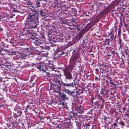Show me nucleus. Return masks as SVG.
<instances>
[{"label": "nucleus", "instance_id": "nucleus-1", "mask_svg": "<svg viewBox=\"0 0 129 129\" xmlns=\"http://www.w3.org/2000/svg\"><path fill=\"white\" fill-rule=\"evenodd\" d=\"M7 45L5 44L4 42H2L1 44V67L2 70L6 68H9V63L7 61V59H5V55L7 53V50L6 49Z\"/></svg>", "mask_w": 129, "mask_h": 129}, {"label": "nucleus", "instance_id": "nucleus-2", "mask_svg": "<svg viewBox=\"0 0 129 129\" xmlns=\"http://www.w3.org/2000/svg\"><path fill=\"white\" fill-rule=\"evenodd\" d=\"M7 0H1V21H4L6 20V18L5 17L8 18H13L12 14H7L6 11L5 10V7L6 6V1Z\"/></svg>", "mask_w": 129, "mask_h": 129}, {"label": "nucleus", "instance_id": "nucleus-3", "mask_svg": "<svg viewBox=\"0 0 129 129\" xmlns=\"http://www.w3.org/2000/svg\"><path fill=\"white\" fill-rule=\"evenodd\" d=\"M38 16L39 14L38 13L28 15L27 20L28 24L30 27L35 28L37 27L39 23Z\"/></svg>", "mask_w": 129, "mask_h": 129}, {"label": "nucleus", "instance_id": "nucleus-4", "mask_svg": "<svg viewBox=\"0 0 129 129\" xmlns=\"http://www.w3.org/2000/svg\"><path fill=\"white\" fill-rule=\"evenodd\" d=\"M27 66L33 68V69H35L36 70L37 69L40 71H42L45 72L47 75H49V73L46 71H47V65L44 62L36 63H28L27 64Z\"/></svg>", "mask_w": 129, "mask_h": 129}, {"label": "nucleus", "instance_id": "nucleus-5", "mask_svg": "<svg viewBox=\"0 0 129 129\" xmlns=\"http://www.w3.org/2000/svg\"><path fill=\"white\" fill-rule=\"evenodd\" d=\"M76 84L75 83V81L74 82H73L70 81L66 80L65 82H61V85L64 87V91L70 96H71V91L68 89L71 87L74 88L75 86H76Z\"/></svg>", "mask_w": 129, "mask_h": 129}, {"label": "nucleus", "instance_id": "nucleus-6", "mask_svg": "<svg viewBox=\"0 0 129 129\" xmlns=\"http://www.w3.org/2000/svg\"><path fill=\"white\" fill-rule=\"evenodd\" d=\"M22 114V112L21 109L16 111H15L13 112V116L15 119V122H12V124L13 125H12V126L15 127L18 125V124L19 123L20 121V117L21 116Z\"/></svg>", "mask_w": 129, "mask_h": 129}, {"label": "nucleus", "instance_id": "nucleus-7", "mask_svg": "<svg viewBox=\"0 0 129 129\" xmlns=\"http://www.w3.org/2000/svg\"><path fill=\"white\" fill-rule=\"evenodd\" d=\"M68 13H66L64 12H61V13H59V16L60 18V20L61 23L63 24L70 25L69 23H70V18L67 19H65L64 18H66L69 17Z\"/></svg>", "mask_w": 129, "mask_h": 129}, {"label": "nucleus", "instance_id": "nucleus-8", "mask_svg": "<svg viewBox=\"0 0 129 129\" xmlns=\"http://www.w3.org/2000/svg\"><path fill=\"white\" fill-rule=\"evenodd\" d=\"M115 33L113 32H111L109 34V36H108V38L106 39L105 40L103 41V42L105 45H108L109 44L110 42H112V41L115 39Z\"/></svg>", "mask_w": 129, "mask_h": 129}, {"label": "nucleus", "instance_id": "nucleus-9", "mask_svg": "<svg viewBox=\"0 0 129 129\" xmlns=\"http://www.w3.org/2000/svg\"><path fill=\"white\" fill-rule=\"evenodd\" d=\"M1 67V82H2V81L3 82H4L8 80L7 74L6 71L7 68H5L4 70L3 68L4 69L2 70V67Z\"/></svg>", "mask_w": 129, "mask_h": 129}, {"label": "nucleus", "instance_id": "nucleus-10", "mask_svg": "<svg viewBox=\"0 0 129 129\" xmlns=\"http://www.w3.org/2000/svg\"><path fill=\"white\" fill-rule=\"evenodd\" d=\"M105 12L106 13H108V12H110V14L113 17H115L118 16L119 17L120 13L117 12L115 10H112L110 8V7L107 8L105 10Z\"/></svg>", "mask_w": 129, "mask_h": 129}, {"label": "nucleus", "instance_id": "nucleus-11", "mask_svg": "<svg viewBox=\"0 0 129 129\" xmlns=\"http://www.w3.org/2000/svg\"><path fill=\"white\" fill-rule=\"evenodd\" d=\"M51 86V87L53 89L55 92H58L60 91V88L61 86L60 83H52Z\"/></svg>", "mask_w": 129, "mask_h": 129}, {"label": "nucleus", "instance_id": "nucleus-12", "mask_svg": "<svg viewBox=\"0 0 129 129\" xmlns=\"http://www.w3.org/2000/svg\"><path fill=\"white\" fill-rule=\"evenodd\" d=\"M64 75L66 79L69 80H68V81H71L70 80L72 79L73 77L72 74L70 72L68 71H65L64 73Z\"/></svg>", "mask_w": 129, "mask_h": 129}, {"label": "nucleus", "instance_id": "nucleus-13", "mask_svg": "<svg viewBox=\"0 0 129 129\" xmlns=\"http://www.w3.org/2000/svg\"><path fill=\"white\" fill-rule=\"evenodd\" d=\"M48 66H47V71H50L56 70V69L54 66L52 62H49Z\"/></svg>", "mask_w": 129, "mask_h": 129}, {"label": "nucleus", "instance_id": "nucleus-14", "mask_svg": "<svg viewBox=\"0 0 129 129\" xmlns=\"http://www.w3.org/2000/svg\"><path fill=\"white\" fill-rule=\"evenodd\" d=\"M78 55L77 54H75L72 57L70 60V63L75 64L77 59L78 58Z\"/></svg>", "mask_w": 129, "mask_h": 129}, {"label": "nucleus", "instance_id": "nucleus-15", "mask_svg": "<svg viewBox=\"0 0 129 129\" xmlns=\"http://www.w3.org/2000/svg\"><path fill=\"white\" fill-rule=\"evenodd\" d=\"M4 98H1V108H4L6 109L8 108L7 105L5 103L6 101L4 99Z\"/></svg>", "mask_w": 129, "mask_h": 129}, {"label": "nucleus", "instance_id": "nucleus-16", "mask_svg": "<svg viewBox=\"0 0 129 129\" xmlns=\"http://www.w3.org/2000/svg\"><path fill=\"white\" fill-rule=\"evenodd\" d=\"M94 25V24L92 21L88 23L86 26L85 29L86 31L90 30L91 27Z\"/></svg>", "mask_w": 129, "mask_h": 129}, {"label": "nucleus", "instance_id": "nucleus-17", "mask_svg": "<svg viewBox=\"0 0 129 129\" xmlns=\"http://www.w3.org/2000/svg\"><path fill=\"white\" fill-rule=\"evenodd\" d=\"M59 92V95L60 97L59 98H60V99H61V100L64 101L66 99H68V98H67V96L65 94Z\"/></svg>", "mask_w": 129, "mask_h": 129}, {"label": "nucleus", "instance_id": "nucleus-18", "mask_svg": "<svg viewBox=\"0 0 129 129\" xmlns=\"http://www.w3.org/2000/svg\"><path fill=\"white\" fill-rule=\"evenodd\" d=\"M51 81L54 82L52 83L56 84L60 83L58 78H57V77H55L54 76L52 78Z\"/></svg>", "mask_w": 129, "mask_h": 129}, {"label": "nucleus", "instance_id": "nucleus-19", "mask_svg": "<svg viewBox=\"0 0 129 129\" xmlns=\"http://www.w3.org/2000/svg\"><path fill=\"white\" fill-rule=\"evenodd\" d=\"M85 33V32L84 30H82L77 35V38L78 40H80L81 38H82L83 36Z\"/></svg>", "mask_w": 129, "mask_h": 129}, {"label": "nucleus", "instance_id": "nucleus-20", "mask_svg": "<svg viewBox=\"0 0 129 129\" xmlns=\"http://www.w3.org/2000/svg\"><path fill=\"white\" fill-rule=\"evenodd\" d=\"M17 8V6L15 4H13L11 5L10 7V8L12 11L14 12H16Z\"/></svg>", "mask_w": 129, "mask_h": 129}, {"label": "nucleus", "instance_id": "nucleus-21", "mask_svg": "<svg viewBox=\"0 0 129 129\" xmlns=\"http://www.w3.org/2000/svg\"><path fill=\"white\" fill-rule=\"evenodd\" d=\"M90 13H87L86 12V14H85L84 15L86 16H88V18H87V19H84V21L85 22H86V23L87 22V21H91V18L90 17Z\"/></svg>", "mask_w": 129, "mask_h": 129}, {"label": "nucleus", "instance_id": "nucleus-22", "mask_svg": "<svg viewBox=\"0 0 129 129\" xmlns=\"http://www.w3.org/2000/svg\"><path fill=\"white\" fill-rule=\"evenodd\" d=\"M111 78V77H110L108 78L109 79V80L110 81V84H111L110 86L111 87V88L114 89L116 88V85L113 82L111 81V80L110 79Z\"/></svg>", "mask_w": 129, "mask_h": 129}, {"label": "nucleus", "instance_id": "nucleus-23", "mask_svg": "<svg viewBox=\"0 0 129 129\" xmlns=\"http://www.w3.org/2000/svg\"><path fill=\"white\" fill-rule=\"evenodd\" d=\"M70 23L72 22V24L74 26H76L77 24V22H76V19H72L70 18Z\"/></svg>", "mask_w": 129, "mask_h": 129}, {"label": "nucleus", "instance_id": "nucleus-24", "mask_svg": "<svg viewBox=\"0 0 129 129\" xmlns=\"http://www.w3.org/2000/svg\"><path fill=\"white\" fill-rule=\"evenodd\" d=\"M40 3H42L41 0H38L36 2V8L39 7L41 6Z\"/></svg>", "mask_w": 129, "mask_h": 129}, {"label": "nucleus", "instance_id": "nucleus-25", "mask_svg": "<svg viewBox=\"0 0 129 129\" xmlns=\"http://www.w3.org/2000/svg\"><path fill=\"white\" fill-rule=\"evenodd\" d=\"M39 15H40L41 16H45V13L44 12L43 10H41L39 11V14L38 13Z\"/></svg>", "mask_w": 129, "mask_h": 129}, {"label": "nucleus", "instance_id": "nucleus-26", "mask_svg": "<svg viewBox=\"0 0 129 129\" xmlns=\"http://www.w3.org/2000/svg\"><path fill=\"white\" fill-rule=\"evenodd\" d=\"M118 11L121 10V11L122 13H124L126 11V9L125 8H123L121 7L118 8Z\"/></svg>", "mask_w": 129, "mask_h": 129}, {"label": "nucleus", "instance_id": "nucleus-27", "mask_svg": "<svg viewBox=\"0 0 129 129\" xmlns=\"http://www.w3.org/2000/svg\"><path fill=\"white\" fill-rule=\"evenodd\" d=\"M10 42L12 43H13V44L14 45H17L18 41L14 39H13V40H12Z\"/></svg>", "mask_w": 129, "mask_h": 129}, {"label": "nucleus", "instance_id": "nucleus-28", "mask_svg": "<svg viewBox=\"0 0 129 129\" xmlns=\"http://www.w3.org/2000/svg\"><path fill=\"white\" fill-rule=\"evenodd\" d=\"M70 65L69 67V68L71 70H73L75 64L71 63H70Z\"/></svg>", "mask_w": 129, "mask_h": 129}, {"label": "nucleus", "instance_id": "nucleus-29", "mask_svg": "<svg viewBox=\"0 0 129 129\" xmlns=\"http://www.w3.org/2000/svg\"><path fill=\"white\" fill-rule=\"evenodd\" d=\"M71 114L73 115H71V117H73L75 118H76L77 117L78 115L77 113H74V112H71Z\"/></svg>", "mask_w": 129, "mask_h": 129}, {"label": "nucleus", "instance_id": "nucleus-30", "mask_svg": "<svg viewBox=\"0 0 129 129\" xmlns=\"http://www.w3.org/2000/svg\"><path fill=\"white\" fill-rule=\"evenodd\" d=\"M98 16H96V18L92 21L94 25L97 23L99 20V18L98 17Z\"/></svg>", "mask_w": 129, "mask_h": 129}, {"label": "nucleus", "instance_id": "nucleus-31", "mask_svg": "<svg viewBox=\"0 0 129 129\" xmlns=\"http://www.w3.org/2000/svg\"><path fill=\"white\" fill-rule=\"evenodd\" d=\"M124 52L126 55H129V50L127 48V47L126 49H124Z\"/></svg>", "mask_w": 129, "mask_h": 129}, {"label": "nucleus", "instance_id": "nucleus-32", "mask_svg": "<svg viewBox=\"0 0 129 129\" xmlns=\"http://www.w3.org/2000/svg\"><path fill=\"white\" fill-rule=\"evenodd\" d=\"M59 102L58 103V105H63L64 102V101H63V100H61L60 99V98H59Z\"/></svg>", "mask_w": 129, "mask_h": 129}, {"label": "nucleus", "instance_id": "nucleus-33", "mask_svg": "<svg viewBox=\"0 0 129 129\" xmlns=\"http://www.w3.org/2000/svg\"><path fill=\"white\" fill-rule=\"evenodd\" d=\"M39 38H45L44 34L42 32H41L39 35Z\"/></svg>", "mask_w": 129, "mask_h": 129}, {"label": "nucleus", "instance_id": "nucleus-34", "mask_svg": "<svg viewBox=\"0 0 129 129\" xmlns=\"http://www.w3.org/2000/svg\"><path fill=\"white\" fill-rule=\"evenodd\" d=\"M75 90H73L72 91H71V96H72L73 98H74L75 96V95L74 94V93H75Z\"/></svg>", "mask_w": 129, "mask_h": 129}, {"label": "nucleus", "instance_id": "nucleus-35", "mask_svg": "<svg viewBox=\"0 0 129 129\" xmlns=\"http://www.w3.org/2000/svg\"><path fill=\"white\" fill-rule=\"evenodd\" d=\"M28 11H29V14H33V15L34 14V13H35V12L34 11V10L33 9H31V8H29V9Z\"/></svg>", "mask_w": 129, "mask_h": 129}, {"label": "nucleus", "instance_id": "nucleus-36", "mask_svg": "<svg viewBox=\"0 0 129 129\" xmlns=\"http://www.w3.org/2000/svg\"><path fill=\"white\" fill-rule=\"evenodd\" d=\"M74 76L75 78L73 80L74 82H74V81L75 82V80H76L77 79V76L78 75V74L77 73H76L74 74Z\"/></svg>", "mask_w": 129, "mask_h": 129}, {"label": "nucleus", "instance_id": "nucleus-37", "mask_svg": "<svg viewBox=\"0 0 129 129\" xmlns=\"http://www.w3.org/2000/svg\"><path fill=\"white\" fill-rule=\"evenodd\" d=\"M31 39H33V40L34 41H35V42H36V44L38 43L39 42V39H38L36 38L35 37H32L31 38Z\"/></svg>", "mask_w": 129, "mask_h": 129}, {"label": "nucleus", "instance_id": "nucleus-38", "mask_svg": "<svg viewBox=\"0 0 129 129\" xmlns=\"http://www.w3.org/2000/svg\"><path fill=\"white\" fill-rule=\"evenodd\" d=\"M16 10V12H18L19 13H21V11H22V10H21V9H20V7L19 6V7H17Z\"/></svg>", "mask_w": 129, "mask_h": 129}, {"label": "nucleus", "instance_id": "nucleus-39", "mask_svg": "<svg viewBox=\"0 0 129 129\" xmlns=\"http://www.w3.org/2000/svg\"><path fill=\"white\" fill-rule=\"evenodd\" d=\"M20 107L17 105L14 108V111H16L18 110H19V109H20Z\"/></svg>", "mask_w": 129, "mask_h": 129}, {"label": "nucleus", "instance_id": "nucleus-40", "mask_svg": "<svg viewBox=\"0 0 129 129\" xmlns=\"http://www.w3.org/2000/svg\"><path fill=\"white\" fill-rule=\"evenodd\" d=\"M39 117L40 118V121L42 122H43L44 121L43 119H44L45 117L44 116H43L42 115H39Z\"/></svg>", "mask_w": 129, "mask_h": 129}, {"label": "nucleus", "instance_id": "nucleus-41", "mask_svg": "<svg viewBox=\"0 0 129 129\" xmlns=\"http://www.w3.org/2000/svg\"><path fill=\"white\" fill-rule=\"evenodd\" d=\"M125 27L126 28V30L129 32V23H127V24H125Z\"/></svg>", "mask_w": 129, "mask_h": 129}, {"label": "nucleus", "instance_id": "nucleus-42", "mask_svg": "<svg viewBox=\"0 0 129 129\" xmlns=\"http://www.w3.org/2000/svg\"><path fill=\"white\" fill-rule=\"evenodd\" d=\"M76 26H77V31L78 32L81 29V26L80 25L77 24Z\"/></svg>", "mask_w": 129, "mask_h": 129}, {"label": "nucleus", "instance_id": "nucleus-43", "mask_svg": "<svg viewBox=\"0 0 129 129\" xmlns=\"http://www.w3.org/2000/svg\"><path fill=\"white\" fill-rule=\"evenodd\" d=\"M118 43L120 45V47H121V45L123 44L122 40L120 38L119 39V40L118 41Z\"/></svg>", "mask_w": 129, "mask_h": 129}, {"label": "nucleus", "instance_id": "nucleus-44", "mask_svg": "<svg viewBox=\"0 0 129 129\" xmlns=\"http://www.w3.org/2000/svg\"><path fill=\"white\" fill-rule=\"evenodd\" d=\"M91 9H90V11L92 12H95V10L94 9L95 6L94 5H92L91 6Z\"/></svg>", "mask_w": 129, "mask_h": 129}, {"label": "nucleus", "instance_id": "nucleus-45", "mask_svg": "<svg viewBox=\"0 0 129 129\" xmlns=\"http://www.w3.org/2000/svg\"><path fill=\"white\" fill-rule=\"evenodd\" d=\"M120 108H119L117 109V110H118L119 112L120 113H120H122V112L123 111V109L121 107H120Z\"/></svg>", "mask_w": 129, "mask_h": 129}, {"label": "nucleus", "instance_id": "nucleus-46", "mask_svg": "<svg viewBox=\"0 0 129 129\" xmlns=\"http://www.w3.org/2000/svg\"><path fill=\"white\" fill-rule=\"evenodd\" d=\"M95 80L96 81L98 80L99 81H100V78L99 75H98L97 76H96L95 77Z\"/></svg>", "mask_w": 129, "mask_h": 129}, {"label": "nucleus", "instance_id": "nucleus-47", "mask_svg": "<svg viewBox=\"0 0 129 129\" xmlns=\"http://www.w3.org/2000/svg\"><path fill=\"white\" fill-rule=\"evenodd\" d=\"M96 96L98 98L100 99H102V96H101L98 93H96Z\"/></svg>", "mask_w": 129, "mask_h": 129}, {"label": "nucleus", "instance_id": "nucleus-48", "mask_svg": "<svg viewBox=\"0 0 129 129\" xmlns=\"http://www.w3.org/2000/svg\"><path fill=\"white\" fill-rule=\"evenodd\" d=\"M18 51H13L11 52V53L14 55H16V54L18 53Z\"/></svg>", "mask_w": 129, "mask_h": 129}, {"label": "nucleus", "instance_id": "nucleus-49", "mask_svg": "<svg viewBox=\"0 0 129 129\" xmlns=\"http://www.w3.org/2000/svg\"><path fill=\"white\" fill-rule=\"evenodd\" d=\"M12 123H11L12 124V125H10L9 126V127H7V128H8L9 129H12V128H13V127H15H15L14 126H12V125H13V124H12Z\"/></svg>", "mask_w": 129, "mask_h": 129}, {"label": "nucleus", "instance_id": "nucleus-50", "mask_svg": "<svg viewBox=\"0 0 129 129\" xmlns=\"http://www.w3.org/2000/svg\"><path fill=\"white\" fill-rule=\"evenodd\" d=\"M64 54V53L63 52H61V53H57V55L59 57L60 56H61L62 55V54Z\"/></svg>", "mask_w": 129, "mask_h": 129}, {"label": "nucleus", "instance_id": "nucleus-51", "mask_svg": "<svg viewBox=\"0 0 129 129\" xmlns=\"http://www.w3.org/2000/svg\"><path fill=\"white\" fill-rule=\"evenodd\" d=\"M117 3L120 6H122L123 4V2L122 1V2H121L118 1H117Z\"/></svg>", "mask_w": 129, "mask_h": 129}, {"label": "nucleus", "instance_id": "nucleus-52", "mask_svg": "<svg viewBox=\"0 0 129 129\" xmlns=\"http://www.w3.org/2000/svg\"><path fill=\"white\" fill-rule=\"evenodd\" d=\"M125 125L127 127H129V121H128L125 122Z\"/></svg>", "mask_w": 129, "mask_h": 129}, {"label": "nucleus", "instance_id": "nucleus-53", "mask_svg": "<svg viewBox=\"0 0 129 129\" xmlns=\"http://www.w3.org/2000/svg\"><path fill=\"white\" fill-rule=\"evenodd\" d=\"M12 82V83H13L14 84H15L17 82V81L16 79H13Z\"/></svg>", "mask_w": 129, "mask_h": 129}, {"label": "nucleus", "instance_id": "nucleus-54", "mask_svg": "<svg viewBox=\"0 0 129 129\" xmlns=\"http://www.w3.org/2000/svg\"><path fill=\"white\" fill-rule=\"evenodd\" d=\"M7 36L6 35V36H5L4 37H3L2 39L3 40H4L5 41H6L8 40L7 37Z\"/></svg>", "mask_w": 129, "mask_h": 129}, {"label": "nucleus", "instance_id": "nucleus-55", "mask_svg": "<svg viewBox=\"0 0 129 129\" xmlns=\"http://www.w3.org/2000/svg\"><path fill=\"white\" fill-rule=\"evenodd\" d=\"M105 90L103 88H102V90L101 91V93L102 94H104V93L105 94H106V92H105Z\"/></svg>", "mask_w": 129, "mask_h": 129}, {"label": "nucleus", "instance_id": "nucleus-56", "mask_svg": "<svg viewBox=\"0 0 129 129\" xmlns=\"http://www.w3.org/2000/svg\"><path fill=\"white\" fill-rule=\"evenodd\" d=\"M110 53L112 55H115V52L114 51L111 50L110 51Z\"/></svg>", "mask_w": 129, "mask_h": 129}, {"label": "nucleus", "instance_id": "nucleus-57", "mask_svg": "<svg viewBox=\"0 0 129 129\" xmlns=\"http://www.w3.org/2000/svg\"><path fill=\"white\" fill-rule=\"evenodd\" d=\"M43 23L44 24L47 25L48 24V22L47 21H44L43 22Z\"/></svg>", "mask_w": 129, "mask_h": 129}, {"label": "nucleus", "instance_id": "nucleus-58", "mask_svg": "<svg viewBox=\"0 0 129 129\" xmlns=\"http://www.w3.org/2000/svg\"><path fill=\"white\" fill-rule=\"evenodd\" d=\"M66 9V7H61V9L62 10H63V12H65L66 11H64V10H65ZM60 13H61V12H60Z\"/></svg>", "mask_w": 129, "mask_h": 129}, {"label": "nucleus", "instance_id": "nucleus-59", "mask_svg": "<svg viewBox=\"0 0 129 129\" xmlns=\"http://www.w3.org/2000/svg\"><path fill=\"white\" fill-rule=\"evenodd\" d=\"M93 110L92 109H90L89 110L88 112V113L90 114H92V111Z\"/></svg>", "mask_w": 129, "mask_h": 129}, {"label": "nucleus", "instance_id": "nucleus-60", "mask_svg": "<svg viewBox=\"0 0 129 129\" xmlns=\"http://www.w3.org/2000/svg\"><path fill=\"white\" fill-rule=\"evenodd\" d=\"M115 113V115L116 116L115 117L116 118L117 116H118V115L120 114L118 112H116Z\"/></svg>", "mask_w": 129, "mask_h": 129}, {"label": "nucleus", "instance_id": "nucleus-61", "mask_svg": "<svg viewBox=\"0 0 129 129\" xmlns=\"http://www.w3.org/2000/svg\"><path fill=\"white\" fill-rule=\"evenodd\" d=\"M121 35V30L119 29L118 31V36H119Z\"/></svg>", "mask_w": 129, "mask_h": 129}, {"label": "nucleus", "instance_id": "nucleus-62", "mask_svg": "<svg viewBox=\"0 0 129 129\" xmlns=\"http://www.w3.org/2000/svg\"><path fill=\"white\" fill-rule=\"evenodd\" d=\"M105 81L106 82V84L108 85H109L110 84V82H109L108 80H106Z\"/></svg>", "mask_w": 129, "mask_h": 129}, {"label": "nucleus", "instance_id": "nucleus-63", "mask_svg": "<svg viewBox=\"0 0 129 129\" xmlns=\"http://www.w3.org/2000/svg\"><path fill=\"white\" fill-rule=\"evenodd\" d=\"M77 111L79 113H81L83 112L82 110L81 109H78V110H77Z\"/></svg>", "mask_w": 129, "mask_h": 129}, {"label": "nucleus", "instance_id": "nucleus-64", "mask_svg": "<svg viewBox=\"0 0 129 129\" xmlns=\"http://www.w3.org/2000/svg\"><path fill=\"white\" fill-rule=\"evenodd\" d=\"M124 116L125 117H126L127 118H128L129 115H128V114H125Z\"/></svg>", "mask_w": 129, "mask_h": 129}]
</instances>
